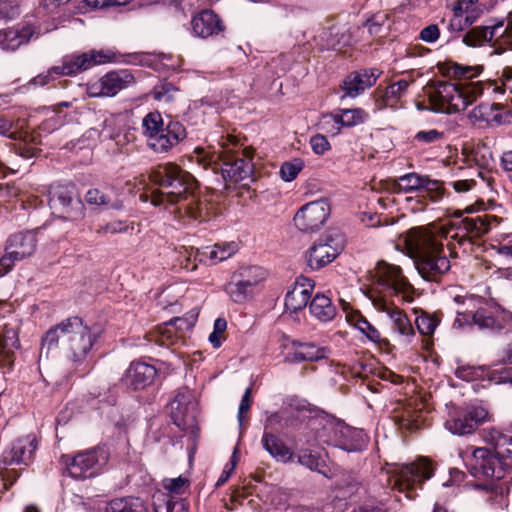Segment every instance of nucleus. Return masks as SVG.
Here are the masks:
<instances>
[{"instance_id":"1","label":"nucleus","mask_w":512,"mask_h":512,"mask_svg":"<svg viewBox=\"0 0 512 512\" xmlns=\"http://www.w3.org/2000/svg\"><path fill=\"white\" fill-rule=\"evenodd\" d=\"M443 240L435 224L412 228L404 236L409 253L418 256L416 268L426 280H436L451 267L443 251Z\"/></svg>"},{"instance_id":"2","label":"nucleus","mask_w":512,"mask_h":512,"mask_svg":"<svg viewBox=\"0 0 512 512\" xmlns=\"http://www.w3.org/2000/svg\"><path fill=\"white\" fill-rule=\"evenodd\" d=\"M95 340V335L82 319L71 317L50 328L42 342L43 348L59 347L67 359L77 363L87 357Z\"/></svg>"},{"instance_id":"3","label":"nucleus","mask_w":512,"mask_h":512,"mask_svg":"<svg viewBox=\"0 0 512 512\" xmlns=\"http://www.w3.org/2000/svg\"><path fill=\"white\" fill-rule=\"evenodd\" d=\"M237 140L234 136H229L224 143L221 144V149L218 152L205 151L202 148H197L194 151L192 160L196 161L204 169L211 167L213 171L218 169L221 160V173L226 182L238 183L245 180L252 179L254 165L251 161L252 151L244 149L241 155L232 154V147H235Z\"/></svg>"},{"instance_id":"4","label":"nucleus","mask_w":512,"mask_h":512,"mask_svg":"<svg viewBox=\"0 0 512 512\" xmlns=\"http://www.w3.org/2000/svg\"><path fill=\"white\" fill-rule=\"evenodd\" d=\"M149 178L160 189L152 191L150 196L142 194L140 198L143 201L150 198L154 206L173 205L186 199L195 184L194 177L174 163L158 166Z\"/></svg>"},{"instance_id":"5","label":"nucleus","mask_w":512,"mask_h":512,"mask_svg":"<svg viewBox=\"0 0 512 512\" xmlns=\"http://www.w3.org/2000/svg\"><path fill=\"white\" fill-rule=\"evenodd\" d=\"M318 445L327 444L347 452L363 450L368 436L362 429L352 428L334 417H323L311 424Z\"/></svg>"},{"instance_id":"6","label":"nucleus","mask_w":512,"mask_h":512,"mask_svg":"<svg viewBox=\"0 0 512 512\" xmlns=\"http://www.w3.org/2000/svg\"><path fill=\"white\" fill-rule=\"evenodd\" d=\"M371 296H395L403 302L411 303L414 300L415 289L403 274L400 266L379 261L369 271Z\"/></svg>"},{"instance_id":"7","label":"nucleus","mask_w":512,"mask_h":512,"mask_svg":"<svg viewBox=\"0 0 512 512\" xmlns=\"http://www.w3.org/2000/svg\"><path fill=\"white\" fill-rule=\"evenodd\" d=\"M433 466L425 458L410 464H393L386 470L387 482L391 489L413 499L422 483L433 475Z\"/></svg>"},{"instance_id":"8","label":"nucleus","mask_w":512,"mask_h":512,"mask_svg":"<svg viewBox=\"0 0 512 512\" xmlns=\"http://www.w3.org/2000/svg\"><path fill=\"white\" fill-rule=\"evenodd\" d=\"M170 54H121L112 50H90L88 52H75L66 55L62 64H161L171 61Z\"/></svg>"},{"instance_id":"9","label":"nucleus","mask_w":512,"mask_h":512,"mask_svg":"<svg viewBox=\"0 0 512 512\" xmlns=\"http://www.w3.org/2000/svg\"><path fill=\"white\" fill-rule=\"evenodd\" d=\"M501 219L494 215L482 214L462 218L449 224H435L436 231L447 241V247L451 249V241H457L459 245L470 242L472 238H478L498 226Z\"/></svg>"},{"instance_id":"10","label":"nucleus","mask_w":512,"mask_h":512,"mask_svg":"<svg viewBox=\"0 0 512 512\" xmlns=\"http://www.w3.org/2000/svg\"><path fill=\"white\" fill-rule=\"evenodd\" d=\"M482 93L480 82L468 84L445 82L436 90L437 111L456 113L465 110Z\"/></svg>"},{"instance_id":"11","label":"nucleus","mask_w":512,"mask_h":512,"mask_svg":"<svg viewBox=\"0 0 512 512\" xmlns=\"http://www.w3.org/2000/svg\"><path fill=\"white\" fill-rule=\"evenodd\" d=\"M344 246L343 234L336 229H330L306 251V263L310 269L319 270L334 261L343 251Z\"/></svg>"},{"instance_id":"12","label":"nucleus","mask_w":512,"mask_h":512,"mask_svg":"<svg viewBox=\"0 0 512 512\" xmlns=\"http://www.w3.org/2000/svg\"><path fill=\"white\" fill-rule=\"evenodd\" d=\"M456 323L459 326L474 324L480 330L506 329L512 332V312L495 306L480 307L476 311H457Z\"/></svg>"},{"instance_id":"13","label":"nucleus","mask_w":512,"mask_h":512,"mask_svg":"<svg viewBox=\"0 0 512 512\" xmlns=\"http://www.w3.org/2000/svg\"><path fill=\"white\" fill-rule=\"evenodd\" d=\"M71 477L75 479H85L95 476L109 460V450L105 446L77 453L70 458L62 456Z\"/></svg>"},{"instance_id":"14","label":"nucleus","mask_w":512,"mask_h":512,"mask_svg":"<svg viewBox=\"0 0 512 512\" xmlns=\"http://www.w3.org/2000/svg\"><path fill=\"white\" fill-rule=\"evenodd\" d=\"M491 414L488 409L480 404L469 405L464 409L457 410L446 420V429L458 436L468 435L482 424L491 421Z\"/></svg>"},{"instance_id":"15","label":"nucleus","mask_w":512,"mask_h":512,"mask_svg":"<svg viewBox=\"0 0 512 512\" xmlns=\"http://www.w3.org/2000/svg\"><path fill=\"white\" fill-rule=\"evenodd\" d=\"M504 459L499 457L494 449L486 447L473 448L469 460L470 472L477 478L504 477V471L510 466L503 463Z\"/></svg>"},{"instance_id":"16","label":"nucleus","mask_w":512,"mask_h":512,"mask_svg":"<svg viewBox=\"0 0 512 512\" xmlns=\"http://www.w3.org/2000/svg\"><path fill=\"white\" fill-rule=\"evenodd\" d=\"M267 276L259 266L241 267L233 275V281L227 285V292L234 302L244 301Z\"/></svg>"},{"instance_id":"17","label":"nucleus","mask_w":512,"mask_h":512,"mask_svg":"<svg viewBox=\"0 0 512 512\" xmlns=\"http://www.w3.org/2000/svg\"><path fill=\"white\" fill-rule=\"evenodd\" d=\"M330 215V204L326 199L312 201L303 205L294 215L296 228L305 233L318 231Z\"/></svg>"},{"instance_id":"18","label":"nucleus","mask_w":512,"mask_h":512,"mask_svg":"<svg viewBox=\"0 0 512 512\" xmlns=\"http://www.w3.org/2000/svg\"><path fill=\"white\" fill-rule=\"evenodd\" d=\"M374 308L387 315L391 321L392 329L396 332L402 343L408 345L412 342L415 331L407 314L397 307L393 302L380 296H371Z\"/></svg>"},{"instance_id":"19","label":"nucleus","mask_w":512,"mask_h":512,"mask_svg":"<svg viewBox=\"0 0 512 512\" xmlns=\"http://www.w3.org/2000/svg\"><path fill=\"white\" fill-rule=\"evenodd\" d=\"M23 124L13 126L9 121L2 119V143L24 159L33 157L37 152L36 143L27 131H23Z\"/></svg>"},{"instance_id":"20","label":"nucleus","mask_w":512,"mask_h":512,"mask_svg":"<svg viewBox=\"0 0 512 512\" xmlns=\"http://www.w3.org/2000/svg\"><path fill=\"white\" fill-rule=\"evenodd\" d=\"M36 247V238L32 233L17 234L9 238L2 257V276L8 272L14 261L21 260L33 254Z\"/></svg>"},{"instance_id":"21","label":"nucleus","mask_w":512,"mask_h":512,"mask_svg":"<svg viewBox=\"0 0 512 512\" xmlns=\"http://www.w3.org/2000/svg\"><path fill=\"white\" fill-rule=\"evenodd\" d=\"M133 83L134 76L128 70L112 71L103 76L97 83L91 85L89 93L93 97L114 96Z\"/></svg>"},{"instance_id":"22","label":"nucleus","mask_w":512,"mask_h":512,"mask_svg":"<svg viewBox=\"0 0 512 512\" xmlns=\"http://www.w3.org/2000/svg\"><path fill=\"white\" fill-rule=\"evenodd\" d=\"M480 152V149H477L474 151L473 155V161L477 165V169L475 171H472L471 169L463 171L462 175L464 178L457 179L449 183L455 192L467 193L477 187L478 180L473 177V174H476L482 182H486L487 185H490V179L486 176L487 172L484 169L489 166L491 162V156L490 154L488 156L482 154L481 158H479Z\"/></svg>"},{"instance_id":"23","label":"nucleus","mask_w":512,"mask_h":512,"mask_svg":"<svg viewBox=\"0 0 512 512\" xmlns=\"http://www.w3.org/2000/svg\"><path fill=\"white\" fill-rule=\"evenodd\" d=\"M378 68H363L349 74L343 81V90L349 97H357L364 90L375 84L377 78L381 75Z\"/></svg>"},{"instance_id":"24","label":"nucleus","mask_w":512,"mask_h":512,"mask_svg":"<svg viewBox=\"0 0 512 512\" xmlns=\"http://www.w3.org/2000/svg\"><path fill=\"white\" fill-rule=\"evenodd\" d=\"M186 137V130L179 122H170L165 128L152 135L148 146L157 153L167 152Z\"/></svg>"},{"instance_id":"25","label":"nucleus","mask_w":512,"mask_h":512,"mask_svg":"<svg viewBox=\"0 0 512 512\" xmlns=\"http://www.w3.org/2000/svg\"><path fill=\"white\" fill-rule=\"evenodd\" d=\"M37 449L36 438L32 435L23 436L15 440L5 451L2 463L20 464L28 463Z\"/></svg>"},{"instance_id":"26","label":"nucleus","mask_w":512,"mask_h":512,"mask_svg":"<svg viewBox=\"0 0 512 512\" xmlns=\"http://www.w3.org/2000/svg\"><path fill=\"white\" fill-rule=\"evenodd\" d=\"M314 288V282L307 277H298L286 293L284 305L287 311L295 313L306 307L312 291Z\"/></svg>"},{"instance_id":"27","label":"nucleus","mask_w":512,"mask_h":512,"mask_svg":"<svg viewBox=\"0 0 512 512\" xmlns=\"http://www.w3.org/2000/svg\"><path fill=\"white\" fill-rule=\"evenodd\" d=\"M194 35L200 38L217 36L224 31L225 26L219 16L212 10L205 9L191 20Z\"/></svg>"},{"instance_id":"28","label":"nucleus","mask_w":512,"mask_h":512,"mask_svg":"<svg viewBox=\"0 0 512 512\" xmlns=\"http://www.w3.org/2000/svg\"><path fill=\"white\" fill-rule=\"evenodd\" d=\"M156 374L154 366L145 362H132L124 374L123 381L135 390L143 389L153 383Z\"/></svg>"},{"instance_id":"29","label":"nucleus","mask_w":512,"mask_h":512,"mask_svg":"<svg viewBox=\"0 0 512 512\" xmlns=\"http://www.w3.org/2000/svg\"><path fill=\"white\" fill-rule=\"evenodd\" d=\"M485 440L495 453L504 459L503 463L512 468V429H491L486 432Z\"/></svg>"},{"instance_id":"30","label":"nucleus","mask_w":512,"mask_h":512,"mask_svg":"<svg viewBox=\"0 0 512 512\" xmlns=\"http://www.w3.org/2000/svg\"><path fill=\"white\" fill-rule=\"evenodd\" d=\"M53 205L61 212V217L69 221H77L84 217V204L79 197L63 191L53 198Z\"/></svg>"},{"instance_id":"31","label":"nucleus","mask_w":512,"mask_h":512,"mask_svg":"<svg viewBox=\"0 0 512 512\" xmlns=\"http://www.w3.org/2000/svg\"><path fill=\"white\" fill-rule=\"evenodd\" d=\"M291 350L286 360L292 363L318 361L327 358L330 353L327 347H317L311 343H293Z\"/></svg>"},{"instance_id":"32","label":"nucleus","mask_w":512,"mask_h":512,"mask_svg":"<svg viewBox=\"0 0 512 512\" xmlns=\"http://www.w3.org/2000/svg\"><path fill=\"white\" fill-rule=\"evenodd\" d=\"M261 444L269 455L278 462L287 463L293 458L292 450L276 435L264 431Z\"/></svg>"},{"instance_id":"33","label":"nucleus","mask_w":512,"mask_h":512,"mask_svg":"<svg viewBox=\"0 0 512 512\" xmlns=\"http://www.w3.org/2000/svg\"><path fill=\"white\" fill-rule=\"evenodd\" d=\"M34 33L35 29L30 24L5 29V32L2 33V50L17 49L20 45L27 43Z\"/></svg>"},{"instance_id":"34","label":"nucleus","mask_w":512,"mask_h":512,"mask_svg":"<svg viewBox=\"0 0 512 512\" xmlns=\"http://www.w3.org/2000/svg\"><path fill=\"white\" fill-rule=\"evenodd\" d=\"M347 322L359 330L369 341L376 344H388V341L382 338L379 330L373 326L359 311L346 312Z\"/></svg>"},{"instance_id":"35","label":"nucleus","mask_w":512,"mask_h":512,"mask_svg":"<svg viewBox=\"0 0 512 512\" xmlns=\"http://www.w3.org/2000/svg\"><path fill=\"white\" fill-rule=\"evenodd\" d=\"M311 315L320 322H329L336 316V307L329 297L324 294H316L310 306Z\"/></svg>"},{"instance_id":"36","label":"nucleus","mask_w":512,"mask_h":512,"mask_svg":"<svg viewBox=\"0 0 512 512\" xmlns=\"http://www.w3.org/2000/svg\"><path fill=\"white\" fill-rule=\"evenodd\" d=\"M502 27L503 22L475 27L464 35L463 42L468 46H481L486 42H490L496 36L497 30Z\"/></svg>"},{"instance_id":"37","label":"nucleus","mask_w":512,"mask_h":512,"mask_svg":"<svg viewBox=\"0 0 512 512\" xmlns=\"http://www.w3.org/2000/svg\"><path fill=\"white\" fill-rule=\"evenodd\" d=\"M237 250L238 245L235 242H226L207 247L200 255L208 258L212 264H216L230 258Z\"/></svg>"},{"instance_id":"38","label":"nucleus","mask_w":512,"mask_h":512,"mask_svg":"<svg viewBox=\"0 0 512 512\" xmlns=\"http://www.w3.org/2000/svg\"><path fill=\"white\" fill-rule=\"evenodd\" d=\"M106 512H147V508L140 498L130 497L112 500Z\"/></svg>"},{"instance_id":"39","label":"nucleus","mask_w":512,"mask_h":512,"mask_svg":"<svg viewBox=\"0 0 512 512\" xmlns=\"http://www.w3.org/2000/svg\"><path fill=\"white\" fill-rule=\"evenodd\" d=\"M154 512H186L184 503L174 501L173 496L162 491L153 495Z\"/></svg>"},{"instance_id":"40","label":"nucleus","mask_w":512,"mask_h":512,"mask_svg":"<svg viewBox=\"0 0 512 512\" xmlns=\"http://www.w3.org/2000/svg\"><path fill=\"white\" fill-rule=\"evenodd\" d=\"M396 423L402 428L409 431L419 429L423 424L421 411H416L408 406L403 411L395 416Z\"/></svg>"},{"instance_id":"41","label":"nucleus","mask_w":512,"mask_h":512,"mask_svg":"<svg viewBox=\"0 0 512 512\" xmlns=\"http://www.w3.org/2000/svg\"><path fill=\"white\" fill-rule=\"evenodd\" d=\"M340 124L344 128H352L365 123L369 114L361 108L338 109Z\"/></svg>"},{"instance_id":"42","label":"nucleus","mask_w":512,"mask_h":512,"mask_svg":"<svg viewBox=\"0 0 512 512\" xmlns=\"http://www.w3.org/2000/svg\"><path fill=\"white\" fill-rule=\"evenodd\" d=\"M442 74L456 80H469L478 76L482 66H438Z\"/></svg>"},{"instance_id":"43","label":"nucleus","mask_w":512,"mask_h":512,"mask_svg":"<svg viewBox=\"0 0 512 512\" xmlns=\"http://www.w3.org/2000/svg\"><path fill=\"white\" fill-rule=\"evenodd\" d=\"M198 317L196 310H191L183 317H176L165 323V331L171 332L173 329L177 331L179 337H183L184 332L189 331L195 325Z\"/></svg>"},{"instance_id":"44","label":"nucleus","mask_w":512,"mask_h":512,"mask_svg":"<svg viewBox=\"0 0 512 512\" xmlns=\"http://www.w3.org/2000/svg\"><path fill=\"white\" fill-rule=\"evenodd\" d=\"M427 176H421L416 173H409L399 177L395 181V190L398 192L409 193L423 189Z\"/></svg>"},{"instance_id":"45","label":"nucleus","mask_w":512,"mask_h":512,"mask_svg":"<svg viewBox=\"0 0 512 512\" xmlns=\"http://www.w3.org/2000/svg\"><path fill=\"white\" fill-rule=\"evenodd\" d=\"M305 167V162L301 158H293L281 164L279 175L285 182H291L297 178L299 173Z\"/></svg>"},{"instance_id":"46","label":"nucleus","mask_w":512,"mask_h":512,"mask_svg":"<svg viewBox=\"0 0 512 512\" xmlns=\"http://www.w3.org/2000/svg\"><path fill=\"white\" fill-rule=\"evenodd\" d=\"M143 134L147 138V142L150 140L152 135L157 134L163 129V119L160 113L150 112L142 121Z\"/></svg>"},{"instance_id":"47","label":"nucleus","mask_w":512,"mask_h":512,"mask_svg":"<svg viewBox=\"0 0 512 512\" xmlns=\"http://www.w3.org/2000/svg\"><path fill=\"white\" fill-rule=\"evenodd\" d=\"M455 374L465 381L484 380L488 379V368L484 366H461L456 369Z\"/></svg>"},{"instance_id":"48","label":"nucleus","mask_w":512,"mask_h":512,"mask_svg":"<svg viewBox=\"0 0 512 512\" xmlns=\"http://www.w3.org/2000/svg\"><path fill=\"white\" fill-rule=\"evenodd\" d=\"M444 195L445 189L443 184L438 180H432L427 177L422 189V197L428 198L433 203H437L443 199Z\"/></svg>"},{"instance_id":"49","label":"nucleus","mask_w":512,"mask_h":512,"mask_svg":"<svg viewBox=\"0 0 512 512\" xmlns=\"http://www.w3.org/2000/svg\"><path fill=\"white\" fill-rule=\"evenodd\" d=\"M19 347L17 332L14 329H2V367L4 366V358L10 359L12 349ZM11 363L12 361L9 360Z\"/></svg>"},{"instance_id":"50","label":"nucleus","mask_w":512,"mask_h":512,"mask_svg":"<svg viewBox=\"0 0 512 512\" xmlns=\"http://www.w3.org/2000/svg\"><path fill=\"white\" fill-rule=\"evenodd\" d=\"M320 129L330 136L340 134L343 127L340 124V117L337 110L322 116L319 122Z\"/></svg>"},{"instance_id":"51","label":"nucleus","mask_w":512,"mask_h":512,"mask_svg":"<svg viewBox=\"0 0 512 512\" xmlns=\"http://www.w3.org/2000/svg\"><path fill=\"white\" fill-rule=\"evenodd\" d=\"M439 322L440 320L437 315H431L424 312L415 319V324L419 333L425 336L432 335Z\"/></svg>"},{"instance_id":"52","label":"nucleus","mask_w":512,"mask_h":512,"mask_svg":"<svg viewBox=\"0 0 512 512\" xmlns=\"http://www.w3.org/2000/svg\"><path fill=\"white\" fill-rule=\"evenodd\" d=\"M387 17L385 14L378 13L367 19L363 28L373 37H382L386 32L385 23Z\"/></svg>"},{"instance_id":"53","label":"nucleus","mask_w":512,"mask_h":512,"mask_svg":"<svg viewBox=\"0 0 512 512\" xmlns=\"http://www.w3.org/2000/svg\"><path fill=\"white\" fill-rule=\"evenodd\" d=\"M72 66H53L48 69L46 74H40L32 79L31 84L34 86H43L54 79L55 75L72 73Z\"/></svg>"},{"instance_id":"54","label":"nucleus","mask_w":512,"mask_h":512,"mask_svg":"<svg viewBox=\"0 0 512 512\" xmlns=\"http://www.w3.org/2000/svg\"><path fill=\"white\" fill-rule=\"evenodd\" d=\"M444 138V132L436 129L421 130L414 136L415 141L420 144H435L443 141Z\"/></svg>"},{"instance_id":"55","label":"nucleus","mask_w":512,"mask_h":512,"mask_svg":"<svg viewBox=\"0 0 512 512\" xmlns=\"http://www.w3.org/2000/svg\"><path fill=\"white\" fill-rule=\"evenodd\" d=\"M478 1L479 0H458L453 6V13L455 15H477L478 18L481 12V10L475 6Z\"/></svg>"},{"instance_id":"56","label":"nucleus","mask_w":512,"mask_h":512,"mask_svg":"<svg viewBox=\"0 0 512 512\" xmlns=\"http://www.w3.org/2000/svg\"><path fill=\"white\" fill-rule=\"evenodd\" d=\"M177 254L179 255L177 260L182 268L186 270H195L197 265L194 260L196 255L192 248L181 247L177 250Z\"/></svg>"},{"instance_id":"57","label":"nucleus","mask_w":512,"mask_h":512,"mask_svg":"<svg viewBox=\"0 0 512 512\" xmlns=\"http://www.w3.org/2000/svg\"><path fill=\"white\" fill-rule=\"evenodd\" d=\"M489 382L494 384H504L510 383L512 384V367H505L499 370L495 369L490 371L488 369V379Z\"/></svg>"},{"instance_id":"58","label":"nucleus","mask_w":512,"mask_h":512,"mask_svg":"<svg viewBox=\"0 0 512 512\" xmlns=\"http://www.w3.org/2000/svg\"><path fill=\"white\" fill-rule=\"evenodd\" d=\"M310 51V45L304 44L303 46L294 47L288 54H284V61L293 63H302L308 61L306 57Z\"/></svg>"},{"instance_id":"59","label":"nucleus","mask_w":512,"mask_h":512,"mask_svg":"<svg viewBox=\"0 0 512 512\" xmlns=\"http://www.w3.org/2000/svg\"><path fill=\"white\" fill-rule=\"evenodd\" d=\"M309 144L316 155H324L331 149V145L323 134H316L310 138Z\"/></svg>"},{"instance_id":"60","label":"nucleus","mask_w":512,"mask_h":512,"mask_svg":"<svg viewBox=\"0 0 512 512\" xmlns=\"http://www.w3.org/2000/svg\"><path fill=\"white\" fill-rule=\"evenodd\" d=\"M187 484V480L183 477L165 479L163 481V487L167 490V494L173 496V494H182Z\"/></svg>"},{"instance_id":"61","label":"nucleus","mask_w":512,"mask_h":512,"mask_svg":"<svg viewBox=\"0 0 512 512\" xmlns=\"http://www.w3.org/2000/svg\"><path fill=\"white\" fill-rule=\"evenodd\" d=\"M238 461H239L238 449L235 448L230 457L229 462L224 466V469H223L219 479L216 482V486L223 485L230 478Z\"/></svg>"},{"instance_id":"62","label":"nucleus","mask_w":512,"mask_h":512,"mask_svg":"<svg viewBox=\"0 0 512 512\" xmlns=\"http://www.w3.org/2000/svg\"><path fill=\"white\" fill-rule=\"evenodd\" d=\"M299 463L311 470H318L322 464L319 456L312 454L309 450H302L298 456Z\"/></svg>"},{"instance_id":"63","label":"nucleus","mask_w":512,"mask_h":512,"mask_svg":"<svg viewBox=\"0 0 512 512\" xmlns=\"http://www.w3.org/2000/svg\"><path fill=\"white\" fill-rule=\"evenodd\" d=\"M227 323L224 319L218 318L214 322V331L209 336V341L214 348H218L221 345L222 334L226 330Z\"/></svg>"},{"instance_id":"64","label":"nucleus","mask_w":512,"mask_h":512,"mask_svg":"<svg viewBox=\"0 0 512 512\" xmlns=\"http://www.w3.org/2000/svg\"><path fill=\"white\" fill-rule=\"evenodd\" d=\"M90 205L110 206V199L98 189H90L85 197Z\"/></svg>"}]
</instances>
